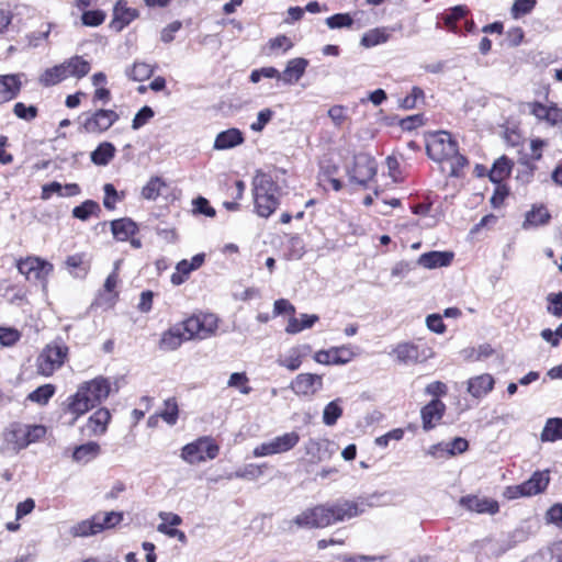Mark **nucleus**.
I'll return each mask as SVG.
<instances>
[{
	"instance_id": "obj_43",
	"label": "nucleus",
	"mask_w": 562,
	"mask_h": 562,
	"mask_svg": "<svg viewBox=\"0 0 562 562\" xmlns=\"http://www.w3.org/2000/svg\"><path fill=\"white\" fill-rule=\"evenodd\" d=\"M158 416L170 426L177 424L179 417V407L175 397L167 398L164 402V409L158 413Z\"/></svg>"
},
{
	"instance_id": "obj_10",
	"label": "nucleus",
	"mask_w": 562,
	"mask_h": 562,
	"mask_svg": "<svg viewBox=\"0 0 562 562\" xmlns=\"http://www.w3.org/2000/svg\"><path fill=\"white\" fill-rule=\"evenodd\" d=\"M18 270L26 280L41 282L45 285L48 276L53 272V265L38 257H27L16 262Z\"/></svg>"
},
{
	"instance_id": "obj_29",
	"label": "nucleus",
	"mask_w": 562,
	"mask_h": 562,
	"mask_svg": "<svg viewBox=\"0 0 562 562\" xmlns=\"http://www.w3.org/2000/svg\"><path fill=\"white\" fill-rule=\"evenodd\" d=\"M66 75L68 77H76L78 79L87 76L91 69L90 63L81 56H74L64 63Z\"/></svg>"
},
{
	"instance_id": "obj_53",
	"label": "nucleus",
	"mask_w": 562,
	"mask_h": 562,
	"mask_svg": "<svg viewBox=\"0 0 562 562\" xmlns=\"http://www.w3.org/2000/svg\"><path fill=\"white\" fill-rule=\"evenodd\" d=\"M326 24L331 30L350 27L353 24V19L349 13H336L326 19Z\"/></svg>"
},
{
	"instance_id": "obj_8",
	"label": "nucleus",
	"mask_w": 562,
	"mask_h": 562,
	"mask_svg": "<svg viewBox=\"0 0 562 562\" xmlns=\"http://www.w3.org/2000/svg\"><path fill=\"white\" fill-rule=\"evenodd\" d=\"M550 483L549 470L536 471L530 479L518 485L507 486L504 496L507 499L530 497L544 492Z\"/></svg>"
},
{
	"instance_id": "obj_28",
	"label": "nucleus",
	"mask_w": 562,
	"mask_h": 562,
	"mask_svg": "<svg viewBox=\"0 0 562 562\" xmlns=\"http://www.w3.org/2000/svg\"><path fill=\"white\" fill-rule=\"evenodd\" d=\"M111 231L116 240L125 241L138 231L137 224L124 217L111 222Z\"/></svg>"
},
{
	"instance_id": "obj_27",
	"label": "nucleus",
	"mask_w": 562,
	"mask_h": 562,
	"mask_svg": "<svg viewBox=\"0 0 562 562\" xmlns=\"http://www.w3.org/2000/svg\"><path fill=\"white\" fill-rule=\"evenodd\" d=\"M187 340L184 337V331H182V327L176 325L168 330H166L160 338L159 348L166 351H172L178 349L181 344Z\"/></svg>"
},
{
	"instance_id": "obj_52",
	"label": "nucleus",
	"mask_w": 562,
	"mask_h": 562,
	"mask_svg": "<svg viewBox=\"0 0 562 562\" xmlns=\"http://www.w3.org/2000/svg\"><path fill=\"white\" fill-rule=\"evenodd\" d=\"M266 465L247 464L244 468L238 469L229 477L234 476L238 479L256 480L263 474Z\"/></svg>"
},
{
	"instance_id": "obj_19",
	"label": "nucleus",
	"mask_w": 562,
	"mask_h": 562,
	"mask_svg": "<svg viewBox=\"0 0 562 562\" xmlns=\"http://www.w3.org/2000/svg\"><path fill=\"white\" fill-rule=\"evenodd\" d=\"M311 351L312 347L307 344L292 347L285 355L277 359V363L290 371H296L302 366L303 359L306 358Z\"/></svg>"
},
{
	"instance_id": "obj_3",
	"label": "nucleus",
	"mask_w": 562,
	"mask_h": 562,
	"mask_svg": "<svg viewBox=\"0 0 562 562\" xmlns=\"http://www.w3.org/2000/svg\"><path fill=\"white\" fill-rule=\"evenodd\" d=\"M46 434L43 425H25L22 423H11L3 431V452L18 453L31 443L38 441Z\"/></svg>"
},
{
	"instance_id": "obj_36",
	"label": "nucleus",
	"mask_w": 562,
	"mask_h": 562,
	"mask_svg": "<svg viewBox=\"0 0 562 562\" xmlns=\"http://www.w3.org/2000/svg\"><path fill=\"white\" fill-rule=\"evenodd\" d=\"M100 453V446L94 441H90L83 445H80L75 448L72 452V459L77 462L87 463L98 457Z\"/></svg>"
},
{
	"instance_id": "obj_56",
	"label": "nucleus",
	"mask_w": 562,
	"mask_h": 562,
	"mask_svg": "<svg viewBox=\"0 0 562 562\" xmlns=\"http://www.w3.org/2000/svg\"><path fill=\"white\" fill-rule=\"evenodd\" d=\"M155 115V112L154 110L148 106V105H145L143 106L134 116L133 121H132V128L134 131H137L139 130L140 127H143L144 125H146L150 119H153Z\"/></svg>"
},
{
	"instance_id": "obj_39",
	"label": "nucleus",
	"mask_w": 562,
	"mask_h": 562,
	"mask_svg": "<svg viewBox=\"0 0 562 562\" xmlns=\"http://www.w3.org/2000/svg\"><path fill=\"white\" fill-rule=\"evenodd\" d=\"M167 184L161 177H151L142 189V196L148 201H155Z\"/></svg>"
},
{
	"instance_id": "obj_21",
	"label": "nucleus",
	"mask_w": 562,
	"mask_h": 562,
	"mask_svg": "<svg viewBox=\"0 0 562 562\" xmlns=\"http://www.w3.org/2000/svg\"><path fill=\"white\" fill-rule=\"evenodd\" d=\"M308 60L302 57L290 59L283 72H280V80L285 85L296 83L304 75Z\"/></svg>"
},
{
	"instance_id": "obj_5",
	"label": "nucleus",
	"mask_w": 562,
	"mask_h": 562,
	"mask_svg": "<svg viewBox=\"0 0 562 562\" xmlns=\"http://www.w3.org/2000/svg\"><path fill=\"white\" fill-rule=\"evenodd\" d=\"M68 356V347L61 339L47 344L36 360L37 372L41 375L49 376L61 368Z\"/></svg>"
},
{
	"instance_id": "obj_33",
	"label": "nucleus",
	"mask_w": 562,
	"mask_h": 562,
	"mask_svg": "<svg viewBox=\"0 0 562 562\" xmlns=\"http://www.w3.org/2000/svg\"><path fill=\"white\" fill-rule=\"evenodd\" d=\"M550 218L551 215L546 206H533L529 212H527L522 227L525 229L530 227H538L547 224Z\"/></svg>"
},
{
	"instance_id": "obj_62",
	"label": "nucleus",
	"mask_w": 562,
	"mask_h": 562,
	"mask_svg": "<svg viewBox=\"0 0 562 562\" xmlns=\"http://www.w3.org/2000/svg\"><path fill=\"white\" fill-rule=\"evenodd\" d=\"M546 520L562 529V503H557L547 510Z\"/></svg>"
},
{
	"instance_id": "obj_12",
	"label": "nucleus",
	"mask_w": 562,
	"mask_h": 562,
	"mask_svg": "<svg viewBox=\"0 0 562 562\" xmlns=\"http://www.w3.org/2000/svg\"><path fill=\"white\" fill-rule=\"evenodd\" d=\"M300 441V435L296 431L285 432L277 436L270 441L262 442L254 449V456L257 458L288 452Z\"/></svg>"
},
{
	"instance_id": "obj_64",
	"label": "nucleus",
	"mask_w": 562,
	"mask_h": 562,
	"mask_svg": "<svg viewBox=\"0 0 562 562\" xmlns=\"http://www.w3.org/2000/svg\"><path fill=\"white\" fill-rule=\"evenodd\" d=\"M496 188L494 190V193L491 198V204L493 207L497 209L501 207L505 201V199L509 194L508 188L503 183H495Z\"/></svg>"
},
{
	"instance_id": "obj_31",
	"label": "nucleus",
	"mask_w": 562,
	"mask_h": 562,
	"mask_svg": "<svg viewBox=\"0 0 562 562\" xmlns=\"http://www.w3.org/2000/svg\"><path fill=\"white\" fill-rule=\"evenodd\" d=\"M319 321L316 314H301L300 318L291 317L285 327V331L295 335L304 329L312 328Z\"/></svg>"
},
{
	"instance_id": "obj_45",
	"label": "nucleus",
	"mask_w": 562,
	"mask_h": 562,
	"mask_svg": "<svg viewBox=\"0 0 562 562\" xmlns=\"http://www.w3.org/2000/svg\"><path fill=\"white\" fill-rule=\"evenodd\" d=\"M55 386L53 384H44L38 386L36 390L31 392L27 395V400L31 402L45 405L48 403V401L52 398V396L55 394Z\"/></svg>"
},
{
	"instance_id": "obj_6",
	"label": "nucleus",
	"mask_w": 562,
	"mask_h": 562,
	"mask_svg": "<svg viewBox=\"0 0 562 562\" xmlns=\"http://www.w3.org/2000/svg\"><path fill=\"white\" fill-rule=\"evenodd\" d=\"M220 447L211 437L204 436L187 443L181 449V458L189 464L213 460L218 456Z\"/></svg>"
},
{
	"instance_id": "obj_16",
	"label": "nucleus",
	"mask_w": 562,
	"mask_h": 562,
	"mask_svg": "<svg viewBox=\"0 0 562 562\" xmlns=\"http://www.w3.org/2000/svg\"><path fill=\"white\" fill-rule=\"evenodd\" d=\"M324 505H318L313 508H307L297 515L291 522L299 528H325L328 526V519L324 514Z\"/></svg>"
},
{
	"instance_id": "obj_47",
	"label": "nucleus",
	"mask_w": 562,
	"mask_h": 562,
	"mask_svg": "<svg viewBox=\"0 0 562 562\" xmlns=\"http://www.w3.org/2000/svg\"><path fill=\"white\" fill-rule=\"evenodd\" d=\"M100 526V532L105 529H110L119 525L123 520V513L121 512H109V513H97Z\"/></svg>"
},
{
	"instance_id": "obj_61",
	"label": "nucleus",
	"mask_w": 562,
	"mask_h": 562,
	"mask_svg": "<svg viewBox=\"0 0 562 562\" xmlns=\"http://www.w3.org/2000/svg\"><path fill=\"white\" fill-rule=\"evenodd\" d=\"M273 112L270 109H263L258 112L257 120L250 124V130L254 132H261L265 126L271 121Z\"/></svg>"
},
{
	"instance_id": "obj_22",
	"label": "nucleus",
	"mask_w": 562,
	"mask_h": 562,
	"mask_svg": "<svg viewBox=\"0 0 562 562\" xmlns=\"http://www.w3.org/2000/svg\"><path fill=\"white\" fill-rule=\"evenodd\" d=\"M245 137L240 130L232 127L217 134L213 148L215 150H226L239 146Z\"/></svg>"
},
{
	"instance_id": "obj_38",
	"label": "nucleus",
	"mask_w": 562,
	"mask_h": 562,
	"mask_svg": "<svg viewBox=\"0 0 562 562\" xmlns=\"http://www.w3.org/2000/svg\"><path fill=\"white\" fill-rule=\"evenodd\" d=\"M540 438L543 442H553L562 439V418H549Z\"/></svg>"
},
{
	"instance_id": "obj_1",
	"label": "nucleus",
	"mask_w": 562,
	"mask_h": 562,
	"mask_svg": "<svg viewBox=\"0 0 562 562\" xmlns=\"http://www.w3.org/2000/svg\"><path fill=\"white\" fill-rule=\"evenodd\" d=\"M110 393L111 382L102 375L81 383L77 392L67 398L66 411L74 415L69 425H74L80 416L103 403Z\"/></svg>"
},
{
	"instance_id": "obj_20",
	"label": "nucleus",
	"mask_w": 562,
	"mask_h": 562,
	"mask_svg": "<svg viewBox=\"0 0 562 562\" xmlns=\"http://www.w3.org/2000/svg\"><path fill=\"white\" fill-rule=\"evenodd\" d=\"M446 412V405L439 398L431 400L420 411L424 430L428 431L436 427Z\"/></svg>"
},
{
	"instance_id": "obj_35",
	"label": "nucleus",
	"mask_w": 562,
	"mask_h": 562,
	"mask_svg": "<svg viewBox=\"0 0 562 562\" xmlns=\"http://www.w3.org/2000/svg\"><path fill=\"white\" fill-rule=\"evenodd\" d=\"M67 79L66 69L64 64L56 65L47 68L40 77V83L44 87L55 86L63 80Z\"/></svg>"
},
{
	"instance_id": "obj_34",
	"label": "nucleus",
	"mask_w": 562,
	"mask_h": 562,
	"mask_svg": "<svg viewBox=\"0 0 562 562\" xmlns=\"http://www.w3.org/2000/svg\"><path fill=\"white\" fill-rule=\"evenodd\" d=\"M115 147L110 142H103L91 153L90 159L97 166H106L115 156Z\"/></svg>"
},
{
	"instance_id": "obj_40",
	"label": "nucleus",
	"mask_w": 562,
	"mask_h": 562,
	"mask_svg": "<svg viewBox=\"0 0 562 562\" xmlns=\"http://www.w3.org/2000/svg\"><path fill=\"white\" fill-rule=\"evenodd\" d=\"M342 415L341 398L329 402L323 411V423L326 426H334Z\"/></svg>"
},
{
	"instance_id": "obj_54",
	"label": "nucleus",
	"mask_w": 562,
	"mask_h": 562,
	"mask_svg": "<svg viewBox=\"0 0 562 562\" xmlns=\"http://www.w3.org/2000/svg\"><path fill=\"white\" fill-rule=\"evenodd\" d=\"M537 0H515L512 7V15L519 19L529 14L536 7Z\"/></svg>"
},
{
	"instance_id": "obj_9",
	"label": "nucleus",
	"mask_w": 562,
	"mask_h": 562,
	"mask_svg": "<svg viewBox=\"0 0 562 562\" xmlns=\"http://www.w3.org/2000/svg\"><path fill=\"white\" fill-rule=\"evenodd\" d=\"M81 130L88 134H102L120 120V114L111 109H98L80 116Z\"/></svg>"
},
{
	"instance_id": "obj_55",
	"label": "nucleus",
	"mask_w": 562,
	"mask_h": 562,
	"mask_svg": "<svg viewBox=\"0 0 562 562\" xmlns=\"http://www.w3.org/2000/svg\"><path fill=\"white\" fill-rule=\"evenodd\" d=\"M425 100V92L419 87H413L412 92L401 101V106L411 110L417 106L419 101Z\"/></svg>"
},
{
	"instance_id": "obj_30",
	"label": "nucleus",
	"mask_w": 562,
	"mask_h": 562,
	"mask_svg": "<svg viewBox=\"0 0 562 562\" xmlns=\"http://www.w3.org/2000/svg\"><path fill=\"white\" fill-rule=\"evenodd\" d=\"M393 355H395L396 360L401 363H413L417 362L420 359V352L418 346L412 342H402L398 344L393 349Z\"/></svg>"
},
{
	"instance_id": "obj_57",
	"label": "nucleus",
	"mask_w": 562,
	"mask_h": 562,
	"mask_svg": "<svg viewBox=\"0 0 562 562\" xmlns=\"http://www.w3.org/2000/svg\"><path fill=\"white\" fill-rule=\"evenodd\" d=\"M37 108L35 105H25L23 102H18L13 106V113L21 120L27 122L33 121L37 116Z\"/></svg>"
},
{
	"instance_id": "obj_14",
	"label": "nucleus",
	"mask_w": 562,
	"mask_h": 562,
	"mask_svg": "<svg viewBox=\"0 0 562 562\" xmlns=\"http://www.w3.org/2000/svg\"><path fill=\"white\" fill-rule=\"evenodd\" d=\"M211 319L210 326L205 327L204 322L199 316H192L187 318L179 326L182 327V331H184V337L187 340L198 337L200 339H205L211 336L217 327V319L214 315H209Z\"/></svg>"
},
{
	"instance_id": "obj_26",
	"label": "nucleus",
	"mask_w": 562,
	"mask_h": 562,
	"mask_svg": "<svg viewBox=\"0 0 562 562\" xmlns=\"http://www.w3.org/2000/svg\"><path fill=\"white\" fill-rule=\"evenodd\" d=\"M514 162L507 156L503 155L497 158L488 171V178L493 183H502L509 177Z\"/></svg>"
},
{
	"instance_id": "obj_24",
	"label": "nucleus",
	"mask_w": 562,
	"mask_h": 562,
	"mask_svg": "<svg viewBox=\"0 0 562 562\" xmlns=\"http://www.w3.org/2000/svg\"><path fill=\"white\" fill-rule=\"evenodd\" d=\"M452 259L453 254L450 251H429L418 257L417 265L427 269H435L448 267L452 262Z\"/></svg>"
},
{
	"instance_id": "obj_7",
	"label": "nucleus",
	"mask_w": 562,
	"mask_h": 562,
	"mask_svg": "<svg viewBox=\"0 0 562 562\" xmlns=\"http://www.w3.org/2000/svg\"><path fill=\"white\" fill-rule=\"evenodd\" d=\"M457 148L458 143L449 132L438 131L427 138V155L436 162H442L456 156Z\"/></svg>"
},
{
	"instance_id": "obj_46",
	"label": "nucleus",
	"mask_w": 562,
	"mask_h": 562,
	"mask_svg": "<svg viewBox=\"0 0 562 562\" xmlns=\"http://www.w3.org/2000/svg\"><path fill=\"white\" fill-rule=\"evenodd\" d=\"M305 254V246L300 236H292L286 243L285 257L289 260H299Z\"/></svg>"
},
{
	"instance_id": "obj_48",
	"label": "nucleus",
	"mask_w": 562,
	"mask_h": 562,
	"mask_svg": "<svg viewBox=\"0 0 562 562\" xmlns=\"http://www.w3.org/2000/svg\"><path fill=\"white\" fill-rule=\"evenodd\" d=\"M227 386L238 389L241 394H249L252 391L251 386H249V379L245 372L232 373Z\"/></svg>"
},
{
	"instance_id": "obj_2",
	"label": "nucleus",
	"mask_w": 562,
	"mask_h": 562,
	"mask_svg": "<svg viewBox=\"0 0 562 562\" xmlns=\"http://www.w3.org/2000/svg\"><path fill=\"white\" fill-rule=\"evenodd\" d=\"M281 188L269 173L257 171L252 179L255 211L260 217H269L280 204Z\"/></svg>"
},
{
	"instance_id": "obj_63",
	"label": "nucleus",
	"mask_w": 562,
	"mask_h": 562,
	"mask_svg": "<svg viewBox=\"0 0 562 562\" xmlns=\"http://www.w3.org/2000/svg\"><path fill=\"white\" fill-rule=\"evenodd\" d=\"M448 446V457H453L459 453H463L469 448V442L465 438L462 437H456L449 442H446Z\"/></svg>"
},
{
	"instance_id": "obj_4",
	"label": "nucleus",
	"mask_w": 562,
	"mask_h": 562,
	"mask_svg": "<svg viewBox=\"0 0 562 562\" xmlns=\"http://www.w3.org/2000/svg\"><path fill=\"white\" fill-rule=\"evenodd\" d=\"M373 498L375 496L371 495L370 497H359L356 501L344 499L324 505L325 518L329 520L328 526L362 515L368 508L374 506Z\"/></svg>"
},
{
	"instance_id": "obj_41",
	"label": "nucleus",
	"mask_w": 562,
	"mask_h": 562,
	"mask_svg": "<svg viewBox=\"0 0 562 562\" xmlns=\"http://www.w3.org/2000/svg\"><path fill=\"white\" fill-rule=\"evenodd\" d=\"M66 266L70 274L76 278H85L89 270V266L83 261V255L80 254L69 256L66 259Z\"/></svg>"
},
{
	"instance_id": "obj_42",
	"label": "nucleus",
	"mask_w": 562,
	"mask_h": 562,
	"mask_svg": "<svg viewBox=\"0 0 562 562\" xmlns=\"http://www.w3.org/2000/svg\"><path fill=\"white\" fill-rule=\"evenodd\" d=\"M153 71L154 70L150 65L143 61H136L132 67L126 69L125 74L134 81H144L153 75Z\"/></svg>"
},
{
	"instance_id": "obj_17",
	"label": "nucleus",
	"mask_w": 562,
	"mask_h": 562,
	"mask_svg": "<svg viewBox=\"0 0 562 562\" xmlns=\"http://www.w3.org/2000/svg\"><path fill=\"white\" fill-rule=\"evenodd\" d=\"M110 420L111 414L108 408L101 407L97 409L81 428L82 436L94 437L103 435L106 431Z\"/></svg>"
},
{
	"instance_id": "obj_32",
	"label": "nucleus",
	"mask_w": 562,
	"mask_h": 562,
	"mask_svg": "<svg viewBox=\"0 0 562 562\" xmlns=\"http://www.w3.org/2000/svg\"><path fill=\"white\" fill-rule=\"evenodd\" d=\"M99 518L93 515L89 519H85L70 528L72 537H90L100 533Z\"/></svg>"
},
{
	"instance_id": "obj_51",
	"label": "nucleus",
	"mask_w": 562,
	"mask_h": 562,
	"mask_svg": "<svg viewBox=\"0 0 562 562\" xmlns=\"http://www.w3.org/2000/svg\"><path fill=\"white\" fill-rule=\"evenodd\" d=\"M103 191V205L108 210H114L115 204L124 198V192L119 193L112 183H105Z\"/></svg>"
},
{
	"instance_id": "obj_13",
	"label": "nucleus",
	"mask_w": 562,
	"mask_h": 562,
	"mask_svg": "<svg viewBox=\"0 0 562 562\" xmlns=\"http://www.w3.org/2000/svg\"><path fill=\"white\" fill-rule=\"evenodd\" d=\"M297 396L312 397L323 389V375L315 373H300L289 386Z\"/></svg>"
},
{
	"instance_id": "obj_44",
	"label": "nucleus",
	"mask_w": 562,
	"mask_h": 562,
	"mask_svg": "<svg viewBox=\"0 0 562 562\" xmlns=\"http://www.w3.org/2000/svg\"><path fill=\"white\" fill-rule=\"evenodd\" d=\"M100 212V205L95 201L86 200L80 205L74 207L72 216L81 221H87L91 215H97Z\"/></svg>"
},
{
	"instance_id": "obj_49",
	"label": "nucleus",
	"mask_w": 562,
	"mask_h": 562,
	"mask_svg": "<svg viewBox=\"0 0 562 562\" xmlns=\"http://www.w3.org/2000/svg\"><path fill=\"white\" fill-rule=\"evenodd\" d=\"M468 10L464 5H457L451 8L445 15H443V22L446 26L452 31L457 32V21L463 19L467 14Z\"/></svg>"
},
{
	"instance_id": "obj_25",
	"label": "nucleus",
	"mask_w": 562,
	"mask_h": 562,
	"mask_svg": "<svg viewBox=\"0 0 562 562\" xmlns=\"http://www.w3.org/2000/svg\"><path fill=\"white\" fill-rule=\"evenodd\" d=\"M494 378L488 373L471 378L468 381V392L475 398L487 395L494 387Z\"/></svg>"
},
{
	"instance_id": "obj_37",
	"label": "nucleus",
	"mask_w": 562,
	"mask_h": 562,
	"mask_svg": "<svg viewBox=\"0 0 562 562\" xmlns=\"http://www.w3.org/2000/svg\"><path fill=\"white\" fill-rule=\"evenodd\" d=\"M390 33L384 27H376L366 32L362 37L360 44L363 47L370 48L380 44H384L389 41Z\"/></svg>"
},
{
	"instance_id": "obj_60",
	"label": "nucleus",
	"mask_w": 562,
	"mask_h": 562,
	"mask_svg": "<svg viewBox=\"0 0 562 562\" xmlns=\"http://www.w3.org/2000/svg\"><path fill=\"white\" fill-rule=\"evenodd\" d=\"M105 20V13L102 10L85 11L81 15L82 24L86 26H99Z\"/></svg>"
},
{
	"instance_id": "obj_59",
	"label": "nucleus",
	"mask_w": 562,
	"mask_h": 562,
	"mask_svg": "<svg viewBox=\"0 0 562 562\" xmlns=\"http://www.w3.org/2000/svg\"><path fill=\"white\" fill-rule=\"evenodd\" d=\"M355 357V352L347 346L333 347V361L334 364H346Z\"/></svg>"
},
{
	"instance_id": "obj_11",
	"label": "nucleus",
	"mask_w": 562,
	"mask_h": 562,
	"mask_svg": "<svg viewBox=\"0 0 562 562\" xmlns=\"http://www.w3.org/2000/svg\"><path fill=\"white\" fill-rule=\"evenodd\" d=\"M376 175L375 159L364 153L355 155L353 165L348 169V176L351 182L360 186H367Z\"/></svg>"
},
{
	"instance_id": "obj_50",
	"label": "nucleus",
	"mask_w": 562,
	"mask_h": 562,
	"mask_svg": "<svg viewBox=\"0 0 562 562\" xmlns=\"http://www.w3.org/2000/svg\"><path fill=\"white\" fill-rule=\"evenodd\" d=\"M194 271L187 259L179 261L176 266V272L171 274V283L173 285H181L189 278L190 273Z\"/></svg>"
},
{
	"instance_id": "obj_58",
	"label": "nucleus",
	"mask_w": 562,
	"mask_h": 562,
	"mask_svg": "<svg viewBox=\"0 0 562 562\" xmlns=\"http://www.w3.org/2000/svg\"><path fill=\"white\" fill-rule=\"evenodd\" d=\"M547 312L558 318L562 317V292L549 293L547 295Z\"/></svg>"
},
{
	"instance_id": "obj_23",
	"label": "nucleus",
	"mask_w": 562,
	"mask_h": 562,
	"mask_svg": "<svg viewBox=\"0 0 562 562\" xmlns=\"http://www.w3.org/2000/svg\"><path fill=\"white\" fill-rule=\"evenodd\" d=\"M21 87L20 75L0 76V104L13 100L20 93Z\"/></svg>"
},
{
	"instance_id": "obj_15",
	"label": "nucleus",
	"mask_w": 562,
	"mask_h": 562,
	"mask_svg": "<svg viewBox=\"0 0 562 562\" xmlns=\"http://www.w3.org/2000/svg\"><path fill=\"white\" fill-rule=\"evenodd\" d=\"M459 505L463 508L477 514L495 515L499 512L497 501L477 495H465L459 499Z\"/></svg>"
},
{
	"instance_id": "obj_18",
	"label": "nucleus",
	"mask_w": 562,
	"mask_h": 562,
	"mask_svg": "<svg viewBox=\"0 0 562 562\" xmlns=\"http://www.w3.org/2000/svg\"><path fill=\"white\" fill-rule=\"evenodd\" d=\"M136 18H138V10L128 8L125 0H119L113 9V19L110 23V27L115 32H121Z\"/></svg>"
}]
</instances>
